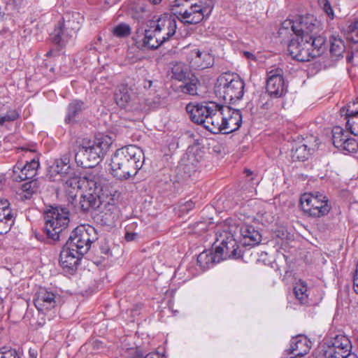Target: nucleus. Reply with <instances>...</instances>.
<instances>
[{
  "mask_svg": "<svg viewBox=\"0 0 358 358\" xmlns=\"http://www.w3.org/2000/svg\"><path fill=\"white\" fill-rule=\"evenodd\" d=\"M282 27L291 26L295 37L288 44L290 56L299 62H308L320 56L326 50V39L322 36H316L319 22L311 15L299 17L296 20H286Z\"/></svg>",
  "mask_w": 358,
  "mask_h": 358,
  "instance_id": "nucleus-1",
  "label": "nucleus"
},
{
  "mask_svg": "<svg viewBox=\"0 0 358 358\" xmlns=\"http://www.w3.org/2000/svg\"><path fill=\"white\" fill-rule=\"evenodd\" d=\"M186 110L192 122L202 125L212 134H229L238 130L242 124L240 110L214 101L190 103L187 105Z\"/></svg>",
  "mask_w": 358,
  "mask_h": 358,
  "instance_id": "nucleus-2",
  "label": "nucleus"
},
{
  "mask_svg": "<svg viewBox=\"0 0 358 358\" xmlns=\"http://www.w3.org/2000/svg\"><path fill=\"white\" fill-rule=\"evenodd\" d=\"M145 162L143 151L134 145L117 149L110 160L111 173L121 180L135 176Z\"/></svg>",
  "mask_w": 358,
  "mask_h": 358,
  "instance_id": "nucleus-3",
  "label": "nucleus"
},
{
  "mask_svg": "<svg viewBox=\"0 0 358 358\" xmlns=\"http://www.w3.org/2000/svg\"><path fill=\"white\" fill-rule=\"evenodd\" d=\"M111 144L112 139L108 136L94 139L84 138L78 142V150L74 154L75 162L78 166L93 168L102 159Z\"/></svg>",
  "mask_w": 358,
  "mask_h": 358,
  "instance_id": "nucleus-4",
  "label": "nucleus"
},
{
  "mask_svg": "<svg viewBox=\"0 0 358 358\" xmlns=\"http://www.w3.org/2000/svg\"><path fill=\"white\" fill-rule=\"evenodd\" d=\"M215 0H175L173 10L185 24H196L208 19L212 13Z\"/></svg>",
  "mask_w": 358,
  "mask_h": 358,
  "instance_id": "nucleus-5",
  "label": "nucleus"
},
{
  "mask_svg": "<svg viewBox=\"0 0 358 358\" xmlns=\"http://www.w3.org/2000/svg\"><path fill=\"white\" fill-rule=\"evenodd\" d=\"M245 83L238 74L224 73L217 79L215 93L225 102L234 103L244 95Z\"/></svg>",
  "mask_w": 358,
  "mask_h": 358,
  "instance_id": "nucleus-6",
  "label": "nucleus"
},
{
  "mask_svg": "<svg viewBox=\"0 0 358 358\" xmlns=\"http://www.w3.org/2000/svg\"><path fill=\"white\" fill-rule=\"evenodd\" d=\"M69 210L61 206L51 208L45 214L44 231L47 238L52 241H58L63 236L69 227Z\"/></svg>",
  "mask_w": 358,
  "mask_h": 358,
  "instance_id": "nucleus-7",
  "label": "nucleus"
},
{
  "mask_svg": "<svg viewBox=\"0 0 358 358\" xmlns=\"http://www.w3.org/2000/svg\"><path fill=\"white\" fill-rule=\"evenodd\" d=\"M97 239V232L94 227L82 224L71 231L65 245L71 247L72 250H78L80 255H85L92 243Z\"/></svg>",
  "mask_w": 358,
  "mask_h": 358,
  "instance_id": "nucleus-8",
  "label": "nucleus"
},
{
  "mask_svg": "<svg viewBox=\"0 0 358 358\" xmlns=\"http://www.w3.org/2000/svg\"><path fill=\"white\" fill-rule=\"evenodd\" d=\"M300 205L306 216L314 218L327 215L331 208L327 197L320 192L303 194Z\"/></svg>",
  "mask_w": 358,
  "mask_h": 358,
  "instance_id": "nucleus-9",
  "label": "nucleus"
},
{
  "mask_svg": "<svg viewBox=\"0 0 358 358\" xmlns=\"http://www.w3.org/2000/svg\"><path fill=\"white\" fill-rule=\"evenodd\" d=\"M235 233V231H234ZM217 241L220 242L219 246L215 248L216 252L222 260L228 258L238 259L241 257L239 245L237 244L235 235L233 234V227H229L228 229H224L219 234L217 233Z\"/></svg>",
  "mask_w": 358,
  "mask_h": 358,
  "instance_id": "nucleus-10",
  "label": "nucleus"
},
{
  "mask_svg": "<svg viewBox=\"0 0 358 358\" xmlns=\"http://www.w3.org/2000/svg\"><path fill=\"white\" fill-rule=\"evenodd\" d=\"M173 11L176 12V10ZM175 15V14L174 15L164 14L156 20L149 21L147 27L152 28L157 36L165 43L176 34L177 22Z\"/></svg>",
  "mask_w": 358,
  "mask_h": 358,
  "instance_id": "nucleus-11",
  "label": "nucleus"
},
{
  "mask_svg": "<svg viewBox=\"0 0 358 358\" xmlns=\"http://www.w3.org/2000/svg\"><path fill=\"white\" fill-rule=\"evenodd\" d=\"M352 343L350 338L342 334H336L327 341V347L322 350L321 358H336L351 352Z\"/></svg>",
  "mask_w": 358,
  "mask_h": 358,
  "instance_id": "nucleus-12",
  "label": "nucleus"
},
{
  "mask_svg": "<svg viewBox=\"0 0 358 358\" xmlns=\"http://www.w3.org/2000/svg\"><path fill=\"white\" fill-rule=\"evenodd\" d=\"M61 301V298L57 293L50 291L46 288L41 287L34 300L37 310L43 313L57 308Z\"/></svg>",
  "mask_w": 358,
  "mask_h": 358,
  "instance_id": "nucleus-13",
  "label": "nucleus"
},
{
  "mask_svg": "<svg viewBox=\"0 0 358 358\" xmlns=\"http://www.w3.org/2000/svg\"><path fill=\"white\" fill-rule=\"evenodd\" d=\"M266 92L274 98H280L284 96L287 91V86L280 69H273L267 73Z\"/></svg>",
  "mask_w": 358,
  "mask_h": 358,
  "instance_id": "nucleus-14",
  "label": "nucleus"
},
{
  "mask_svg": "<svg viewBox=\"0 0 358 358\" xmlns=\"http://www.w3.org/2000/svg\"><path fill=\"white\" fill-rule=\"evenodd\" d=\"M40 166L38 157H34L25 164L17 162L13 168L10 178L15 182L33 179L37 174V170Z\"/></svg>",
  "mask_w": 358,
  "mask_h": 358,
  "instance_id": "nucleus-15",
  "label": "nucleus"
},
{
  "mask_svg": "<svg viewBox=\"0 0 358 358\" xmlns=\"http://www.w3.org/2000/svg\"><path fill=\"white\" fill-rule=\"evenodd\" d=\"M85 255H80L78 250H72L71 248L64 245L59 255V264L67 272H73Z\"/></svg>",
  "mask_w": 358,
  "mask_h": 358,
  "instance_id": "nucleus-16",
  "label": "nucleus"
},
{
  "mask_svg": "<svg viewBox=\"0 0 358 358\" xmlns=\"http://www.w3.org/2000/svg\"><path fill=\"white\" fill-rule=\"evenodd\" d=\"M119 215V208L114 203H108L104 205L103 210L94 215V218L98 224L109 227L115 224Z\"/></svg>",
  "mask_w": 358,
  "mask_h": 358,
  "instance_id": "nucleus-17",
  "label": "nucleus"
},
{
  "mask_svg": "<svg viewBox=\"0 0 358 358\" xmlns=\"http://www.w3.org/2000/svg\"><path fill=\"white\" fill-rule=\"evenodd\" d=\"M310 348V341L303 335H298L292 338L289 348L286 351L288 355H294L303 357L308 353Z\"/></svg>",
  "mask_w": 358,
  "mask_h": 358,
  "instance_id": "nucleus-18",
  "label": "nucleus"
},
{
  "mask_svg": "<svg viewBox=\"0 0 358 358\" xmlns=\"http://www.w3.org/2000/svg\"><path fill=\"white\" fill-rule=\"evenodd\" d=\"M14 223V215L7 199L0 200V234H6Z\"/></svg>",
  "mask_w": 358,
  "mask_h": 358,
  "instance_id": "nucleus-19",
  "label": "nucleus"
},
{
  "mask_svg": "<svg viewBox=\"0 0 358 358\" xmlns=\"http://www.w3.org/2000/svg\"><path fill=\"white\" fill-rule=\"evenodd\" d=\"M242 236L241 243L244 245L255 246L262 241V235L255 228L249 224H243L239 227Z\"/></svg>",
  "mask_w": 358,
  "mask_h": 358,
  "instance_id": "nucleus-20",
  "label": "nucleus"
},
{
  "mask_svg": "<svg viewBox=\"0 0 358 358\" xmlns=\"http://www.w3.org/2000/svg\"><path fill=\"white\" fill-rule=\"evenodd\" d=\"M85 103L78 99H73L66 107L64 123L74 124L78 122L80 115L85 110Z\"/></svg>",
  "mask_w": 358,
  "mask_h": 358,
  "instance_id": "nucleus-21",
  "label": "nucleus"
},
{
  "mask_svg": "<svg viewBox=\"0 0 358 358\" xmlns=\"http://www.w3.org/2000/svg\"><path fill=\"white\" fill-rule=\"evenodd\" d=\"M197 264L201 269L206 270L213 266L216 263H219L222 260V257L212 250H204L197 257Z\"/></svg>",
  "mask_w": 358,
  "mask_h": 358,
  "instance_id": "nucleus-22",
  "label": "nucleus"
},
{
  "mask_svg": "<svg viewBox=\"0 0 358 358\" xmlns=\"http://www.w3.org/2000/svg\"><path fill=\"white\" fill-rule=\"evenodd\" d=\"M101 201L97 192L85 193L80 196L79 207L83 213L100 207Z\"/></svg>",
  "mask_w": 358,
  "mask_h": 358,
  "instance_id": "nucleus-23",
  "label": "nucleus"
},
{
  "mask_svg": "<svg viewBox=\"0 0 358 358\" xmlns=\"http://www.w3.org/2000/svg\"><path fill=\"white\" fill-rule=\"evenodd\" d=\"M64 25V22L59 21L52 34V41L60 46L64 45L75 35L71 30H66Z\"/></svg>",
  "mask_w": 358,
  "mask_h": 358,
  "instance_id": "nucleus-24",
  "label": "nucleus"
},
{
  "mask_svg": "<svg viewBox=\"0 0 358 358\" xmlns=\"http://www.w3.org/2000/svg\"><path fill=\"white\" fill-rule=\"evenodd\" d=\"M131 90L127 85L122 84L117 86L115 90L114 97L117 105L124 108L131 100Z\"/></svg>",
  "mask_w": 358,
  "mask_h": 358,
  "instance_id": "nucleus-25",
  "label": "nucleus"
},
{
  "mask_svg": "<svg viewBox=\"0 0 358 358\" xmlns=\"http://www.w3.org/2000/svg\"><path fill=\"white\" fill-rule=\"evenodd\" d=\"M145 40L141 43L139 49L141 50H155L164 43L162 40L159 38L152 28L148 27V30L145 34Z\"/></svg>",
  "mask_w": 358,
  "mask_h": 358,
  "instance_id": "nucleus-26",
  "label": "nucleus"
},
{
  "mask_svg": "<svg viewBox=\"0 0 358 358\" xmlns=\"http://www.w3.org/2000/svg\"><path fill=\"white\" fill-rule=\"evenodd\" d=\"M99 180V176L92 172L86 173L83 176V187L88 189V192L86 193L97 192V194L99 195V190H101Z\"/></svg>",
  "mask_w": 358,
  "mask_h": 358,
  "instance_id": "nucleus-27",
  "label": "nucleus"
},
{
  "mask_svg": "<svg viewBox=\"0 0 358 358\" xmlns=\"http://www.w3.org/2000/svg\"><path fill=\"white\" fill-rule=\"evenodd\" d=\"M180 167L184 172L185 177H191L197 171L199 162L194 156H192L191 157H188L187 160L182 159Z\"/></svg>",
  "mask_w": 358,
  "mask_h": 358,
  "instance_id": "nucleus-28",
  "label": "nucleus"
},
{
  "mask_svg": "<svg viewBox=\"0 0 358 358\" xmlns=\"http://www.w3.org/2000/svg\"><path fill=\"white\" fill-rule=\"evenodd\" d=\"M71 153L68 152L56 161L55 171L61 175H68L72 169L70 166Z\"/></svg>",
  "mask_w": 358,
  "mask_h": 358,
  "instance_id": "nucleus-29",
  "label": "nucleus"
},
{
  "mask_svg": "<svg viewBox=\"0 0 358 358\" xmlns=\"http://www.w3.org/2000/svg\"><path fill=\"white\" fill-rule=\"evenodd\" d=\"M198 85H200V81L194 75L192 74L191 76L180 86V88L183 93L194 96L198 94Z\"/></svg>",
  "mask_w": 358,
  "mask_h": 358,
  "instance_id": "nucleus-30",
  "label": "nucleus"
},
{
  "mask_svg": "<svg viewBox=\"0 0 358 358\" xmlns=\"http://www.w3.org/2000/svg\"><path fill=\"white\" fill-rule=\"evenodd\" d=\"M83 17L79 13H73L69 16V19L64 22V27L66 30H71L76 34L80 28Z\"/></svg>",
  "mask_w": 358,
  "mask_h": 358,
  "instance_id": "nucleus-31",
  "label": "nucleus"
},
{
  "mask_svg": "<svg viewBox=\"0 0 358 358\" xmlns=\"http://www.w3.org/2000/svg\"><path fill=\"white\" fill-rule=\"evenodd\" d=\"M308 287L304 282L299 281L294 287V293L296 299L302 305L308 303Z\"/></svg>",
  "mask_w": 358,
  "mask_h": 358,
  "instance_id": "nucleus-32",
  "label": "nucleus"
},
{
  "mask_svg": "<svg viewBox=\"0 0 358 358\" xmlns=\"http://www.w3.org/2000/svg\"><path fill=\"white\" fill-rule=\"evenodd\" d=\"M345 44L341 38L332 36L330 39V53L332 57L336 59L343 57V54L345 52Z\"/></svg>",
  "mask_w": 358,
  "mask_h": 358,
  "instance_id": "nucleus-33",
  "label": "nucleus"
},
{
  "mask_svg": "<svg viewBox=\"0 0 358 358\" xmlns=\"http://www.w3.org/2000/svg\"><path fill=\"white\" fill-rule=\"evenodd\" d=\"M69 176L64 179V188L68 190L69 188L71 189H80L83 186V177H79L73 173H69Z\"/></svg>",
  "mask_w": 358,
  "mask_h": 358,
  "instance_id": "nucleus-34",
  "label": "nucleus"
},
{
  "mask_svg": "<svg viewBox=\"0 0 358 358\" xmlns=\"http://www.w3.org/2000/svg\"><path fill=\"white\" fill-rule=\"evenodd\" d=\"M136 19L138 20V27H136V29L135 31V33L132 37L133 41H134L135 45L139 48L141 45V43L145 40L144 37H145V34L147 32V30L148 29H143L140 26V23L143 24V17L140 15L136 17Z\"/></svg>",
  "mask_w": 358,
  "mask_h": 358,
  "instance_id": "nucleus-35",
  "label": "nucleus"
},
{
  "mask_svg": "<svg viewBox=\"0 0 358 358\" xmlns=\"http://www.w3.org/2000/svg\"><path fill=\"white\" fill-rule=\"evenodd\" d=\"M349 138L348 135H345V131L341 127H334L332 129V141L334 145L338 150L345 142V139Z\"/></svg>",
  "mask_w": 358,
  "mask_h": 358,
  "instance_id": "nucleus-36",
  "label": "nucleus"
},
{
  "mask_svg": "<svg viewBox=\"0 0 358 358\" xmlns=\"http://www.w3.org/2000/svg\"><path fill=\"white\" fill-rule=\"evenodd\" d=\"M346 120V129L355 136H358V115H343Z\"/></svg>",
  "mask_w": 358,
  "mask_h": 358,
  "instance_id": "nucleus-37",
  "label": "nucleus"
},
{
  "mask_svg": "<svg viewBox=\"0 0 358 358\" xmlns=\"http://www.w3.org/2000/svg\"><path fill=\"white\" fill-rule=\"evenodd\" d=\"M344 154H357L358 152V143L355 138L349 137L339 149Z\"/></svg>",
  "mask_w": 358,
  "mask_h": 358,
  "instance_id": "nucleus-38",
  "label": "nucleus"
},
{
  "mask_svg": "<svg viewBox=\"0 0 358 358\" xmlns=\"http://www.w3.org/2000/svg\"><path fill=\"white\" fill-rule=\"evenodd\" d=\"M309 155V150L306 145H300L296 149L292 150V157L299 161H305Z\"/></svg>",
  "mask_w": 358,
  "mask_h": 358,
  "instance_id": "nucleus-39",
  "label": "nucleus"
},
{
  "mask_svg": "<svg viewBox=\"0 0 358 358\" xmlns=\"http://www.w3.org/2000/svg\"><path fill=\"white\" fill-rule=\"evenodd\" d=\"M114 36L119 38H124L130 35L131 27L126 23H120L113 29Z\"/></svg>",
  "mask_w": 358,
  "mask_h": 358,
  "instance_id": "nucleus-40",
  "label": "nucleus"
},
{
  "mask_svg": "<svg viewBox=\"0 0 358 358\" xmlns=\"http://www.w3.org/2000/svg\"><path fill=\"white\" fill-rule=\"evenodd\" d=\"M20 117V113L16 109L10 108L4 115H0V126L6 122H13Z\"/></svg>",
  "mask_w": 358,
  "mask_h": 358,
  "instance_id": "nucleus-41",
  "label": "nucleus"
},
{
  "mask_svg": "<svg viewBox=\"0 0 358 358\" xmlns=\"http://www.w3.org/2000/svg\"><path fill=\"white\" fill-rule=\"evenodd\" d=\"M340 115H358V98L352 102H350L346 106L340 109Z\"/></svg>",
  "mask_w": 358,
  "mask_h": 358,
  "instance_id": "nucleus-42",
  "label": "nucleus"
},
{
  "mask_svg": "<svg viewBox=\"0 0 358 358\" xmlns=\"http://www.w3.org/2000/svg\"><path fill=\"white\" fill-rule=\"evenodd\" d=\"M38 189V182L37 180L34 178L33 179H29V181L24 183L22 185V189L23 192L32 194L37 192Z\"/></svg>",
  "mask_w": 358,
  "mask_h": 358,
  "instance_id": "nucleus-43",
  "label": "nucleus"
},
{
  "mask_svg": "<svg viewBox=\"0 0 358 358\" xmlns=\"http://www.w3.org/2000/svg\"><path fill=\"white\" fill-rule=\"evenodd\" d=\"M173 78L183 83L186 81L190 76L189 73L180 69L179 66H174L172 70Z\"/></svg>",
  "mask_w": 358,
  "mask_h": 358,
  "instance_id": "nucleus-44",
  "label": "nucleus"
},
{
  "mask_svg": "<svg viewBox=\"0 0 358 358\" xmlns=\"http://www.w3.org/2000/svg\"><path fill=\"white\" fill-rule=\"evenodd\" d=\"M348 38L355 43H358V20L348 27Z\"/></svg>",
  "mask_w": 358,
  "mask_h": 358,
  "instance_id": "nucleus-45",
  "label": "nucleus"
},
{
  "mask_svg": "<svg viewBox=\"0 0 358 358\" xmlns=\"http://www.w3.org/2000/svg\"><path fill=\"white\" fill-rule=\"evenodd\" d=\"M0 358H20L15 349L2 348L0 350Z\"/></svg>",
  "mask_w": 358,
  "mask_h": 358,
  "instance_id": "nucleus-46",
  "label": "nucleus"
},
{
  "mask_svg": "<svg viewBox=\"0 0 358 358\" xmlns=\"http://www.w3.org/2000/svg\"><path fill=\"white\" fill-rule=\"evenodd\" d=\"M319 3L322 6L323 10L327 13V15L331 19L334 18V10L330 4L329 0H319Z\"/></svg>",
  "mask_w": 358,
  "mask_h": 358,
  "instance_id": "nucleus-47",
  "label": "nucleus"
},
{
  "mask_svg": "<svg viewBox=\"0 0 358 358\" xmlns=\"http://www.w3.org/2000/svg\"><path fill=\"white\" fill-rule=\"evenodd\" d=\"M192 55H194V59L195 63L197 64L199 66H202V64H199V60L201 59H206V57H210L209 54H208L206 52H202L199 49H195L192 50L191 52Z\"/></svg>",
  "mask_w": 358,
  "mask_h": 358,
  "instance_id": "nucleus-48",
  "label": "nucleus"
},
{
  "mask_svg": "<svg viewBox=\"0 0 358 358\" xmlns=\"http://www.w3.org/2000/svg\"><path fill=\"white\" fill-rule=\"evenodd\" d=\"M194 206L195 203L191 199L187 201L180 205L181 211L183 213H188L194 208Z\"/></svg>",
  "mask_w": 358,
  "mask_h": 358,
  "instance_id": "nucleus-49",
  "label": "nucleus"
},
{
  "mask_svg": "<svg viewBox=\"0 0 358 358\" xmlns=\"http://www.w3.org/2000/svg\"><path fill=\"white\" fill-rule=\"evenodd\" d=\"M137 235L136 233H127L125 234V238L127 241H131L136 238Z\"/></svg>",
  "mask_w": 358,
  "mask_h": 358,
  "instance_id": "nucleus-50",
  "label": "nucleus"
},
{
  "mask_svg": "<svg viewBox=\"0 0 358 358\" xmlns=\"http://www.w3.org/2000/svg\"><path fill=\"white\" fill-rule=\"evenodd\" d=\"M336 358H358V356L355 353H352L351 352H348V355H343L342 357H337Z\"/></svg>",
  "mask_w": 358,
  "mask_h": 358,
  "instance_id": "nucleus-51",
  "label": "nucleus"
},
{
  "mask_svg": "<svg viewBox=\"0 0 358 358\" xmlns=\"http://www.w3.org/2000/svg\"><path fill=\"white\" fill-rule=\"evenodd\" d=\"M243 55L248 59H251V60H255V56L252 52H250L245 51L243 52Z\"/></svg>",
  "mask_w": 358,
  "mask_h": 358,
  "instance_id": "nucleus-52",
  "label": "nucleus"
},
{
  "mask_svg": "<svg viewBox=\"0 0 358 358\" xmlns=\"http://www.w3.org/2000/svg\"><path fill=\"white\" fill-rule=\"evenodd\" d=\"M144 358H164L158 353H149Z\"/></svg>",
  "mask_w": 358,
  "mask_h": 358,
  "instance_id": "nucleus-53",
  "label": "nucleus"
},
{
  "mask_svg": "<svg viewBox=\"0 0 358 358\" xmlns=\"http://www.w3.org/2000/svg\"><path fill=\"white\" fill-rule=\"evenodd\" d=\"M29 355L31 358H36L38 355L37 350L36 349L30 348L29 350Z\"/></svg>",
  "mask_w": 358,
  "mask_h": 358,
  "instance_id": "nucleus-54",
  "label": "nucleus"
},
{
  "mask_svg": "<svg viewBox=\"0 0 358 358\" xmlns=\"http://www.w3.org/2000/svg\"><path fill=\"white\" fill-rule=\"evenodd\" d=\"M152 85V80H145L144 82V87L145 89H150Z\"/></svg>",
  "mask_w": 358,
  "mask_h": 358,
  "instance_id": "nucleus-55",
  "label": "nucleus"
},
{
  "mask_svg": "<svg viewBox=\"0 0 358 358\" xmlns=\"http://www.w3.org/2000/svg\"><path fill=\"white\" fill-rule=\"evenodd\" d=\"M152 4L157 5L162 2V0H148Z\"/></svg>",
  "mask_w": 358,
  "mask_h": 358,
  "instance_id": "nucleus-56",
  "label": "nucleus"
},
{
  "mask_svg": "<svg viewBox=\"0 0 358 358\" xmlns=\"http://www.w3.org/2000/svg\"><path fill=\"white\" fill-rule=\"evenodd\" d=\"M55 52L52 50H50L48 51L46 54H45V56L48 57H52L54 55Z\"/></svg>",
  "mask_w": 358,
  "mask_h": 358,
  "instance_id": "nucleus-57",
  "label": "nucleus"
},
{
  "mask_svg": "<svg viewBox=\"0 0 358 358\" xmlns=\"http://www.w3.org/2000/svg\"><path fill=\"white\" fill-rule=\"evenodd\" d=\"M110 252L108 248H101V253L107 255Z\"/></svg>",
  "mask_w": 358,
  "mask_h": 358,
  "instance_id": "nucleus-58",
  "label": "nucleus"
},
{
  "mask_svg": "<svg viewBox=\"0 0 358 358\" xmlns=\"http://www.w3.org/2000/svg\"><path fill=\"white\" fill-rule=\"evenodd\" d=\"M245 173L247 174V176H250L252 174V171L249 169H245Z\"/></svg>",
  "mask_w": 358,
  "mask_h": 358,
  "instance_id": "nucleus-59",
  "label": "nucleus"
},
{
  "mask_svg": "<svg viewBox=\"0 0 358 358\" xmlns=\"http://www.w3.org/2000/svg\"><path fill=\"white\" fill-rule=\"evenodd\" d=\"M286 358H301L299 356L292 355L291 357H286Z\"/></svg>",
  "mask_w": 358,
  "mask_h": 358,
  "instance_id": "nucleus-60",
  "label": "nucleus"
},
{
  "mask_svg": "<svg viewBox=\"0 0 358 358\" xmlns=\"http://www.w3.org/2000/svg\"><path fill=\"white\" fill-rule=\"evenodd\" d=\"M2 187H3L2 178L0 177V191L2 189Z\"/></svg>",
  "mask_w": 358,
  "mask_h": 358,
  "instance_id": "nucleus-61",
  "label": "nucleus"
},
{
  "mask_svg": "<svg viewBox=\"0 0 358 358\" xmlns=\"http://www.w3.org/2000/svg\"><path fill=\"white\" fill-rule=\"evenodd\" d=\"M37 239L41 240L40 237L38 235H36Z\"/></svg>",
  "mask_w": 358,
  "mask_h": 358,
  "instance_id": "nucleus-62",
  "label": "nucleus"
},
{
  "mask_svg": "<svg viewBox=\"0 0 358 358\" xmlns=\"http://www.w3.org/2000/svg\"><path fill=\"white\" fill-rule=\"evenodd\" d=\"M140 8H141V10L143 12L144 8H143V7H141Z\"/></svg>",
  "mask_w": 358,
  "mask_h": 358,
  "instance_id": "nucleus-63",
  "label": "nucleus"
},
{
  "mask_svg": "<svg viewBox=\"0 0 358 358\" xmlns=\"http://www.w3.org/2000/svg\"><path fill=\"white\" fill-rule=\"evenodd\" d=\"M282 358H286V357H282Z\"/></svg>",
  "mask_w": 358,
  "mask_h": 358,
  "instance_id": "nucleus-64",
  "label": "nucleus"
}]
</instances>
